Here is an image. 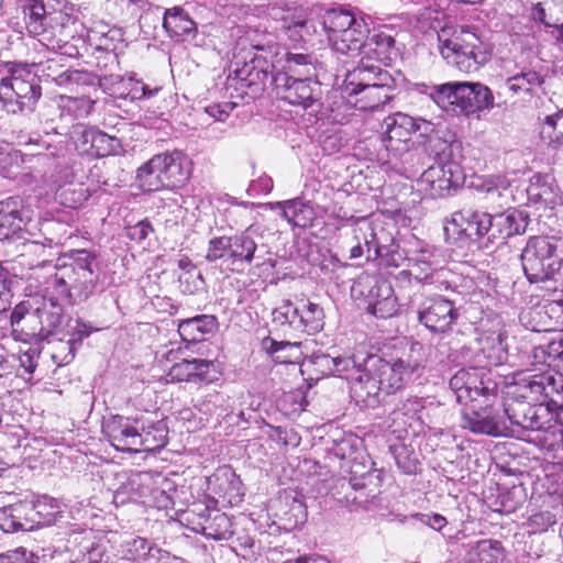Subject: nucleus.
Here are the masks:
<instances>
[{"instance_id": "nucleus-18", "label": "nucleus", "mask_w": 563, "mask_h": 563, "mask_svg": "<svg viewBox=\"0 0 563 563\" xmlns=\"http://www.w3.org/2000/svg\"><path fill=\"white\" fill-rule=\"evenodd\" d=\"M418 320L431 332L448 331L457 318L453 302L442 297L427 298L418 307Z\"/></svg>"}, {"instance_id": "nucleus-48", "label": "nucleus", "mask_w": 563, "mask_h": 563, "mask_svg": "<svg viewBox=\"0 0 563 563\" xmlns=\"http://www.w3.org/2000/svg\"><path fill=\"white\" fill-rule=\"evenodd\" d=\"M335 357L331 354H309L300 364L301 373L316 374V379L321 376L335 375Z\"/></svg>"}, {"instance_id": "nucleus-51", "label": "nucleus", "mask_w": 563, "mask_h": 563, "mask_svg": "<svg viewBox=\"0 0 563 563\" xmlns=\"http://www.w3.org/2000/svg\"><path fill=\"white\" fill-rule=\"evenodd\" d=\"M235 474L228 467L219 468L208 478V488L219 497L230 496L231 486L238 484Z\"/></svg>"}, {"instance_id": "nucleus-35", "label": "nucleus", "mask_w": 563, "mask_h": 563, "mask_svg": "<svg viewBox=\"0 0 563 563\" xmlns=\"http://www.w3.org/2000/svg\"><path fill=\"white\" fill-rule=\"evenodd\" d=\"M163 27L169 37L176 41H184L189 36H195L197 32L196 23L180 7H174L165 11Z\"/></svg>"}, {"instance_id": "nucleus-22", "label": "nucleus", "mask_w": 563, "mask_h": 563, "mask_svg": "<svg viewBox=\"0 0 563 563\" xmlns=\"http://www.w3.org/2000/svg\"><path fill=\"white\" fill-rule=\"evenodd\" d=\"M140 429L137 452L155 451L162 449L167 443V426L156 412H139Z\"/></svg>"}, {"instance_id": "nucleus-47", "label": "nucleus", "mask_w": 563, "mask_h": 563, "mask_svg": "<svg viewBox=\"0 0 563 563\" xmlns=\"http://www.w3.org/2000/svg\"><path fill=\"white\" fill-rule=\"evenodd\" d=\"M157 155L137 169L140 187L145 191H156L166 187L162 167L158 166Z\"/></svg>"}, {"instance_id": "nucleus-62", "label": "nucleus", "mask_w": 563, "mask_h": 563, "mask_svg": "<svg viewBox=\"0 0 563 563\" xmlns=\"http://www.w3.org/2000/svg\"><path fill=\"white\" fill-rule=\"evenodd\" d=\"M235 108V103L233 102H222V103H213L206 107L205 111L208 115L213 118L216 121L224 122L232 110Z\"/></svg>"}, {"instance_id": "nucleus-11", "label": "nucleus", "mask_w": 563, "mask_h": 563, "mask_svg": "<svg viewBox=\"0 0 563 563\" xmlns=\"http://www.w3.org/2000/svg\"><path fill=\"white\" fill-rule=\"evenodd\" d=\"M539 364L538 367L536 363H532L533 368L529 371L536 373L523 385L529 394H522V396L541 404L548 400L547 405L551 409H563V374L550 368L544 369L547 367L544 362H539Z\"/></svg>"}, {"instance_id": "nucleus-44", "label": "nucleus", "mask_w": 563, "mask_h": 563, "mask_svg": "<svg viewBox=\"0 0 563 563\" xmlns=\"http://www.w3.org/2000/svg\"><path fill=\"white\" fill-rule=\"evenodd\" d=\"M273 324L284 332L299 333V305L283 299L272 311Z\"/></svg>"}, {"instance_id": "nucleus-7", "label": "nucleus", "mask_w": 563, "mask_h": 563, "mask_svg": "<svg viewBox=\"0 0 563 563\" xmlns=\"http://www.w3.org/2000/svg\"><path fill=\"white\" fill-rule=\"evenodd\" d=\"M276 53L274 46H252L244 57L243 65L240 60L234 62V69L231 70L229 78L240 85V88H247L252 96L262 93L267 85L272 86L274 65L267 58V54ZM238 59V57H235Z\"/></svg>"}, {"instance_id": "nucleus-36", "label": "nucleus", "mask_w": 563, "mask_h": 563, "mask_svg": "<svg viewBox=\"0 0 563 563\" xmlns=\"http://www.w3.org/2000/svg\"><path fill=\"white\" fill-rule=\"evenodd\" d=\"M261 235L262 229L260 225H250L241 234L231 236L230 260H232L233 263L243 262L251 264L257 249L256 239Z\"/></svg>"}, {"instance_id": "nucleus-57", "label": "nucleus", "mask_w": 563, "mask_h": 563, "mask_svg": "<svg viewBox=\"0 0 563 563\" xmlns=\"http://www.w3.org/2000/svg\"><path fill=\"white\" fill-rule=\"evenodd\" d=\"M231 253V236H220L212 239L209 242L208 253L206 258L214 262L224 257L230 258Z\"/></svg>"}, {"instance_id": "nucleus-13", "label": "nucleus", "mask_w": 563, "mask_h": 563, "mask_svg": "<svg viewBox=\"0 0 563 563\" xmlns=\"http://www.w3.org/2000/svg\"><path fill=\"white\" fill-rule=\"evenodd\" d=\"M365 366L377 378V383L389 395L401 387L406 377H408L415 369L416 365L402 358L386 360L380 357L379 354H367L365 358Z\"/></svg>"}, {"instance_id": "nucleus-9", "label": "nucleus", "mask_w": 563, "mask_h": 563, "mask_svg": "<svg viewBox=\"0 0 563 563\" xmlns=\"http://www.w3.org/2000/svg\"><path fill=\"white\" fill-rule=\"evenodd\" d=\"M353 296L364 297L366 310L377 318L387 319L398 311L397 298L389 282L372 275H362L352 287Z\"/></svg>"}, {"instance_id": "nucleus-6", "label": "nucleus", "mask_w": 563, "mask_h": 563, "mask_svg": "<svg viewBox=\"0 0 563 563\" xmlns=\"http://www.w3.org/2000/svg\"><path fill=\"white\" fill-rule=\"evenodd\" d=\"M527 278L540 283L554 277L563 265V240L554 236H533L521 254Z\"/></svg>"}, {"instance_id": "nucleus-14", "label": "nucleus", "mask_w": 563, "mask_h": 563, "mask_svg": "<svg viewBox=\"0 0 563 563\" xmlns=\"http://www.w3.org/2000/svg\"><path fill=\"white\" fill-rule=\"evenodd\" d=\"M464 174L460 164H434L426 169L419 178L421 190L431 197H443L461 186Z\"/></svg>"}, {"instance_id": "nucleus-21", "label": "nucleus", "mask_w": 563, "mask_h": 563, "mask_svg": "<svg viewBox=\"0 0 563 563\" xmlns=\"http://www.w3.org/2000/svg\"><path fill=\"white\" fill-rule=\"evenodd\" d=\"M391 81L389 73L383 70L379 65L361 58L360 64L346 74L343 91L349 98H352L353 92L357 89Z\"/></svg>"}, {"instance_id": "nucleus-19", "label": "nucleus", "mask_w": 563, "mask_h": 563, "mask_svg": "<svg viewBox=\"0 0 563 563\" xmlns=\"http://www.w3.org/2000/svg\"><path fill=\"white\" fill-rule=\"evenodd\" d=\"M488 241H505L517 234H523L529 224V214L523 210L508 209L490 214Z\"/></svg>"}, {"instance_id": "nucleus-3", "label": "nucleus", "mask_w": 563, "mask_h": 563, "mask_svg": "<svg viewBox=\"0 0 563 563\" xmlns=\"http://www.w3.org/2000/svg\"><path fill=\"white\" fill-rule=\"evenodd\" d=\"M323 29L333 51L350 57L361 56L369 26L366 16L344 9H331L323 15Z\"/></svg>"}, {"instance_id": "nucleus-49", "label": "nucleus", "mask_w": 563, "mask_h": 563, "mask_svg": "<svg viewBox=\"0 0 563 563\" xmlns=\"http://www.w3.org/2000/svg\"><path fill=\"white\" fill-rule=\"evenodd\" d=\"M543 77L534 71H520L506 80V86L514 95L531 93L536 87L543 84Z\"/></svg>"}, {"instance_id": "nucleus-30", "label": "nucleus", "mask_w": 563, "mask_h": 563, "mask_svg": "<svg viewBox=\"0 0 563 563\" xmlns=\"http://www.w3.org/2000/svg\"><path fill=\"white\" fill-rule=\"evenodd\" d=\"M352 235L356 241V245L350 250L351 260L358 258L363 255L364 251L361 241H364L366 246L367 260L383 257L386 254V247L378 243L372 223L366 219L362 218L356 222L352 229Z\"/></svg>"}, {"instance_id": "nucleus-23", "label": "nucleus", "mask_w": 563, "mask_h": 563, "mask_svg": "<svg viewBox=\"0 0 563 563\" xmlns=\"http://www.w3.org/2000/svg\"><path fill=\"white\" fill-rule=\"evenodd\" d=\"M123 481L114 490L113 501L117 505H124L129 501H141L153 490V477L147 472H133L122 475Z\"/></svg>"}, {"instance_id": "nucleus-52", "label": "nucleus", "mask_w": 563, "mask_h": 563, "mask_svg": "<svg viewBox=\"0 0 563 563\" xmlns=\"http://www.w3.org/2000/svg\"><path fill=\"white\" fill-rule=\"evenodd\" d=\"M25 14V25L30 35L38 36L46 31L45 8L42 3L35 2L29 5Z\"/></svg>"}, {"instance_id": "nucleus-39", "label": "nucleus", "mask_w": 563, "mask_h": 563, "mask_svg": "<svg viewBox=\"0 0 563 563\" xmlns=\"http://www.w3.org/2000/svg\"><path fill=\"white\" fill-rule=\"evenodd\" d=\"M391 82L374 84L372 87L357 89L353 92L354 101L351 99L349 102L353 103L354 107L361 111L375 110L380 106H384L391 99Z\"/></svg>"}, {"instance_id": "nucleus-27", "label": "nucleus", "mask_w": 563, "mask_h": 563, "mask_svg": "<svg viewBox=\"0 0 563 563\" xmlns=\"http://www.w3.org/2000/svg\"><path fill=\"white\" fill-rule=\"evenodd\" d=\"M217 365L211 361L205 360H183L179 363L174 364L168 376L172 380L177 382H191L200 380L205 383H211L218 377Z\"/></svg>"}, {"instance_id": "nucleus-24", "label": "nucleus", "mask_w": 563, "mask_h": 563, "mask_svg": "<svg viewBox=\"0 0 563 563\" xmlns=\"http://www.w3.org/2000/svg\"><path fill=\"white\" fill-rule=\"evenodd\" d=\"M157 158L166 188L180 187L187 183L191 174V161L185 153L174 151L158 154Z\"/></svg>"}, {"instance_id": "nucleus-15", "label": "nucleus", "mask_w": 563, "mask_h": 563, "mask_svg": "<svg viewBox=\"0 0 563 563\" xmlns=\"http://www.w3.org/2000/svg\"><path fill=\"white\" fill-rule=\"evenodd\" d=\"M384 146L394 156H399L409 150L411 136L419 130L418 120L402 113L396 112L384 119Z\"/></svg>"}, {"instance_id": "nucleus-61", "label": "nucleus", "mask_w": 563, "mask_h": 563, "mask_svg": "<svg viewBox=\"0 0 563 563\" xmlns=\"http://www.w3.org/2000/svg\"><path fill=\"white\" fill-rule=\"evenodd\" d=\"M129 86H130L129 96H130L131 100L151 98L159 91L158 87H155L152 89L146 84H144L143 81H140V80L130 79Z\"/></svg>"}, {"instance_id": "nucleus-20", "label": "nucleus", "mask_w": 563, "mask_h": 563, "mask_svg": "<svg viewBox=\"0 0 563 563\" xmlns=\"http://www.w3.org/2000/svg\"><path fill=\"white\" fill-rule=\"evenodd\" d=\"M30 221V210L20 197H9L0 201V241L20 233Z\"/></svg>"}, {"instance_id": "nucleus-4", "label": "nucleus", "mask_w": 563, "mask_h": 563, "mask_svg": "<svg viewBox=\"0 0 563 563\" xmlns=\"http://www.w3.org/2000/svg\"><path fill=\"white\" fill-rule=\"evenodd\" d=\"M448 30H442L439 37V49L442 57L463 73L478 70L490 58L489 45L483 42L473 31L461 27L450 37Z\"/></svg>"}, {"instance_id": "nucleus-58", "label": "nucleus", "mask_w": 563, "mask_h": 563, "mask_svg": "<svg viewBox=\"0 0 563 563\" xmlns=\"http://www.w3.org/2000/svg\"><path fill=\"white\" fill-rule=\"evenodd\" d=\"M556 522V516L549 511L542 510L533 514L528 520V527L532 533H541L547 531Z\"/></svg>"}, {"instance_id": "nucleus-64", "label": "nucleus", "mask_w": 563, "mask_h": 563, "mask_svg": "<svg viewBox=\"0 0 563 563\" xmlns=\"http://www.w3.org/2000/svg\"><path fill=\"white\" fill-rule=\"evenodd\" d=\"M553 441L548 448V454L552 459V463L563 466V432L553 434Z\"/></svg>"}, {"instance_id": "nucleus-17", "label": "nucleus", "mask_w": 563, "mask_h": 563, "mask_svg": "<svg viewBox=\"0 0 563 563\" xmlns=\"http://www.w3.org/2000/svg\"><path fill=\"white\" fill-rule=\"evenodd\" d=\"M136 420H139V413L130 417L111 416L104 420L102 432L117 450L137 452L141 440H139L140 422Z\"/></svg>"}, {"instance_id": "nucleus-38", "label": "nucleus", "mask_w": 563, "mask_h": 563, "mask_svg": "<svg viewBox=\"0 0 563 563\" xmlns=\"http://www.w3.org/2000/svg\"><path fill=\"white\" fill-rule=\"evenodd\" d=\"M29 503L23 500L0 509V529L3 532L32 531V519L29 518Z\"/></svg>"}, {"instance_id": "nucleus-56", "label": "nucleus", "mask_w": 563, "mask_h": 563, "mask_svg": "<svg viewBox=\"0 0 563 563\" xmlns=\"http://www.w3.org/2000/svg\"><path fill=\"white\" fill-rule=\"evenodd\" d=\"M52 80L56 82L58 86H80V85H89L91 82L90 74L82 70L67 69L62 71L60 74L53 76Z\"/></svg>"}, {"instance_id": "nucleus-42", "label": "nucleus", "mask_w": 563, "mask_h": 563, "mask_svg": "<svg viewBox=\"0 0 563 563\" xmlns=\"http://www.w3.org/2000/svg\"><path fill=\"white\" fill-rule=\"evenodd\" d=\"M198 526L196 531L202 533L208 539L229 540L233 534L231 520L223 512H209Z\"/></svg>"}, {"instance_id": "nucleus-45", "label": "nucleus", "mask_w": 563, "mask_h": 563, "mask_svg": "<svg viewBox=\"0 0 563 563\" xmlns=\"http://www.w3.org/2000/svg\"><path fill=\"white\" fill-rule=\"evenodd\" d=\"M531 16L549 27H563V0H542L533 4Z\"/></svg>"}, {"instance_id": "nucleus-46", "label": "nucleus", "mask_w": 563, "mask_h": 563, "mask_svg": "<svg viewBox=\"0 0 563 563\" xmlns=\"http://www.w3.org/2000/svg\"><path fill=\"white\" fill-rule=\"evenodd\" d=\"M299 333L313 334L323 329V309L309 300H300L299 305Z\"/></svg>"}, {"instance_id": "nucleus-32", "label": "nucleus", "mask_w": 563, "mask_h": 563, "mask_svg": "<svg viewBox=\"0 0 563 563\" xmlns=\"http://www.w3.org/2000/svg\"><path fill=\"white\" fill-rule=\"evenodd\" d=\"M218 330L216 317L200 314L178 323V333L184 342L198 343L213 335Z\"/></svg>"}, {"instance_id": "nucleus-37", "label": "nucleus", "mask_w": 563, "mask_h": 563, "mask_svg": "<svg viewBox=\"0 0 563 563\" xmlns=\"http://www.w3.org/2000/svg\"><path fill=\"white\" fill-rule=\"evenodd\" d=\"M428 151L437 161L435 164H460L462 158V143L451 134L449 137L431 135L428 140Z\"/></svg>"}, {"instance_id": "nucleus-50", "label": "nucleus", "mask_w": 563, "mask_h": 563, "mask_svg": "<svg viewBox=\"0 0 563 563\" xmlns=\"http://www.w3.org/2000/svg\"><path fill=\"white\" fill-rule=\"evenodd\" d=\"M540 135L553 148L563 146V110L545 118Z\"/></svg>"}, {"instance_id": "nucleus-54", "label": "nucleus", "mask_w": 563, "mask_h": 563, "mask_svg": "<svg viewBox=\"0 0 563 563\" xmlns=\"http://www.w3.org/2000/svg\"><path fill=\"white\" fill-rule=\"evenodd\" d=\"M23 156L20 151L0 148V175L12 177L16 174Z\"/></svg>"}, {"instance_id": "nucleus-25", "label": "nucleus", "mask_w": 563, "mask_h": 563, "mask_svg": "<svg viewBox=\"0 0 563 563\" xmlns=\"http://www.w3.org/2000/svg\"><path fill=\"white\" fill-rule=\"evenodd\" d=\"M450 224L459 233L465 236L483 238L489 235L490 213L475 210L473 208H463L452 214Z\"/></svg>"}, {"instance_id": "nucleus-34", "label": "nucleus", "mask_w": 563, "mask_h": 563, "mask_svg": "<svg viewBox=\"0 0 563 563\" xmlns=\"http://www.w3.org/2000/svg\"><path fill=\"white\" fill-rule=\"evenodd\" d=\"M32 305L31 309L37 311L38 319L44 325L45 334H49L53 329L60 324L63 318V306L59 300L53 296L43 294L31 295Z\"/></svg>"}, {"instance_id": "nucleus-10", "label": "nucleus", "mask_w": 563, "mask_h": 563, "mask_svg": "<svg viewBox=\"0 0 563 563\" xmlns=\"http://www.w3.org/2000/svg\"><path fill=\"white\" fill-rule=\"evenodd\" d=\"M272 87L279 99L289 104L310 109L320 104L322 90L318 81L309 78H295L288 73H277L272 78Z\"/></svg>"}, {"instance_id": "nucleus-12", "label": "nucleus", "mask_w": 563, "mask_h": 563, "mask_svg": "<svg viewBox=\"0 0 563 563\" xmlns=\"http://www.w3.org/2000/svg\"><path fill=\"white\" fill-rule=\"evenodd\" d=\"M522 394H529V390L520 385L514 391H508L504 399V415L501 418L508 424V433H515L516 428L532 431L542 428L537 409L531 406L532 400L523 397Z\"/></svg>"}, {"instance_id": "nucleus-8", "label": "nucleus", "mask_w": 563, "mask_h": 563, "mask_svg": "<svg viewBox=\"0 0 563 563\" xmlns=\"http://www.w3.org/2000/svg\"><path fill=\"white\" fill-rule=\"evenodd\" d=\"M8 73L9 76L0 81V101L13 113L32 111L41 97V88L33 82L34 76L25 66L18 64L9 65Z\"/></svg>"}, {"instance_id": "nucleus-26", "label": "nucleus", "mask_w": 563, "mask_h": 563, "mask_svg": "<svg viewBox=\"0 0 563 563\" xmlns=\"http://www.w3.org/2000/svg\"><path fill=\"white\" fill-rule=\"evenodd\" d=\"M530 206L541 209H554L561 202L559 187L549 176L534 175L527 187Z\"/></svg>"}, {"instance_id": "nucleus-29", "label": "nucleus", "mask_w": 563, "mask_h": 563, "mask_svg": "<svg viewBox=\"0 0 563 563\" xmlns=\"http://www.w3.org/2000/svg\"><path fill=\"white\" fill-rule=\"evenodd\" d=\"M399 56V51L396 47L395 38L384 32H375L372 36L367 35L364 47L362 49L361 58L371 63L390 64Z\"/></svg>"}, {"instance_id": "nucleus-41", "label": "nucleus", "mask_w": 563, "mask_h": 563, "mask_svg": "<svg viewBox=\"0 0 563 563\" xmlns=\"http://www.w3.org/2000/svg\"><path fill=\"white\" fill-rule=\"evenodd\" d=\"M464 563H506V552L499 541L484 539L467 550Z\"/></svg>"}, {"instance_id": "nucleus-31", "label": "nucleus", "mask_w": 563, "mask_h": 563, "mask_svg": "<svg viewBox=\"0 0 563 563\" xmlns=\"http://www.w3.org/2000/svg\"><path fill=\"white\" fill-rule=\"evenodd\" d=\"M352 398L364 408H375L380 402V395L385 394L377 378L365 366L360 375L353 379L351 387Z\"/></svg>"}, {"instance_id": "nucleus-63", "label": "nucleus", "mask_w": 563, "mask_h": 563, "mask_svg": "<svg viewBox=\"0 0 563 563\" xmlns=\"http://www.w3.org/2000/svg\"><path fill=\"white\" fill-rule=\"evenodd\" d=\"M545 313L555 319L558 327H563V291L558 294L545 307Z\"/></svg>"}, {"instance_id": "nucleus-33", "label": "nucleus", "mask_w": 563, "mask_h": 563, "mask_svg": "<svg viewBox=\"0 0 563 563\" xmlns=\"http://www.w3.org/2000/svg\"><path fill=\"white\" fill-rule=\"evenodd\" d=\"M280 21V26L276 29L277 37L285 42L288 41L292 46L306 42L311 35V29L314 31L313 25L308 20L296 16L290 10H286Z\"/></svg>"}, {"instance_id": "nucleus-55", "label": "nucleus", "mask_w": 563, "mask_h": 563, "mask_svg": "<svg viewBox=\"0 0 563 563\" xmlns=\"http://www.w3.org/2000/svg\"><path fill=\"white\" fill-rule=\"evenodd\" d=\"M361 366L355 358V354H344L335 357V375L354 379L356 374L360 375L363 372Z\"/></svg>"}, {"instance_id": "nucleus-53", "label": "nucleus", "mask_w": 563, "mask_h": 563, "mask_svg": "<svg viewBox=\"0 0 563 563\" xmlns=\"http://www.w3.org/2000/svg\"><path fill=\"white\" fill-rule=\"evenodd\" d=\"M285 59L288 71L309 76L314 70L313 59L309 54L287 52Z\"/></svg>"}, {"instance_id": "nucleus-43", "label": "nucleus", "mask_w": 563, "mask_h": 563, "mask_svg": "<svg viewBox=\"0 0 563 563\" xmlns=\"http://www.w3.org/2000/svg\"><path fill=\"white\" fill-rule=\"evenodd\" d=\"M276 206L283 210V217L295 227H310L316 219L313 208L299 199L277 202Z\"/></svg>"}, {"instance_id": "nucleus-28", "label": "nucleus", "mask_w": 563, "mask_h": 563, "mask_svg": "<svg viewBox=\"0 0 563 563\" xmlns=\"http://www.w3.org/2000/svg\"><path fill=\"white\" fill-rule=\"evenodd\" d=\"M78 142L81 151L92 156L106 157L118 155L122 152L121 141L97 129H84Z\"/></svg>"}, {"instance_id": "nucleus-60", "label": "nucleus", "mask_w": 563, "mask_h": 563, "mask_svg": "<svg viewBox=\"0 0 563 563\" xmlns=\"http://www.w3.org/2000/svg\"><path fill=\"white\" fill-rule=\"evenodd\" d=\"M314 341L309 339L305 342H291L290 340H283V341H276L272 339L271 336H266L262 341L263 349L266 350V352H278L280 350H284L286 347H305L310 349L309 343H313Z\"/></svg>"}, {"instance_id": "nucleus-2", "label": "nucleus", "mask_w": 563, "mask_h": 563, "mask_svg": "<svg viewBox=\"0 0 563 563\" xmlns=\"http://www.w3.org/2000/svg\"><path fill=\"white\" fill-rule=\"evenodd\" d=\"M96 257L86 250L78 251L69 264L59 267L52 279L55 291L73 303L87 300L97 290L99 274Z\"/></svg>"}, {"instance_id": "nucleus-59", "label": "nucleus", "mask_w": 563, "mask_h": 563, "mask_svg": "<svg viewBox=\"0 0 563 563\" xmlns=\"http://www.w3.org/2000/svg\"><path fill=\"white\" fill-rule=\"evenodd\" d=\"M479 187L488 197L501 198L509 188V181L505 177L490 176L483 179Z\"/></svg>"}, {"instance_id": "nucleus-40", "label": "nucleus", "mask_w": 563, "mask_h": 563, "mask_svg": "<svg viewBox=\"0 0 563 563\" xmlns=\"http://www.w3.org/2000/svg\"><path fill=\"white\" fill-rule=\"evenodd\" d=\"M29 518L32 519V530L53 525L62 514L60 504L53 497L41 496L35 500H27Z\"/></svg>"}, {"instance_id": "nucleus-5", "label": "nucleus", "mask_w": 563, "mask_h": 563, "mask_svg": "<svg viewBox=\"0 0 563 563\" xmlns=\"http://www.w3.org/2000/svg\"><path fill=\"white\" fill-rule=\"evenodd\" d=\"M430 97L440 108L467 117L494 107L492 90L479 82L456 81L438 85L432 88Z\"/></svg>"}, {"instance_id": "nucleus-1", "label": "nucleus", "mask_w": 563, "mask_h": 563, "mask_svg": "<svg viewBox=\"0 0 563 563\" xmlns=\"http://www.w3.org/2000/svg\"><path fill=\"white\" fill-rule=\"evenodd\" d=\"M456 401L464 405L462 427L473 433L493 437L508 434V424L496 415L492 401L496 399L495 386L485 384L476 368L460 369L450 379Z\"/></svg>"}, {"instance_id": "nucleus-16", "label": "nucleus", "mask_w": 563, "mask_h": 563, "mask_svg": "<svg viewBox=\"0 0 563 563\" xmlns=\"http://www.w3.org/2000/svg\"><path fill=\"white\" fill-rule=\"evenodd\" d=\"M31 295L19 302L11 313L12 334L16 341L33 344L46 338L37 311L31 309Z\"/></svg>"}]
</instances>
